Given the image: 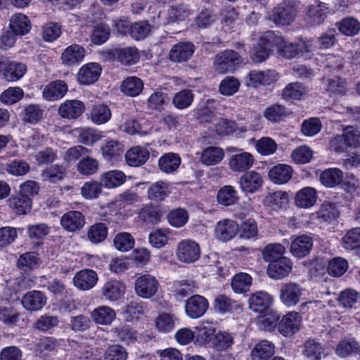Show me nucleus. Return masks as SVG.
<instances>
[{
    "label": "nucleus",
    "mask_w": 360,
    "mask_h": 360,
    "mask_svg": "<svg viewBox=\"0 0 360 360\" xmlns=\"http://www.w3.org/2000/svg\"><path fill=\"white\" fill-rule=\"evenodd\" d=\"M209 307L207 300L200 295H194L190 297L186 302L185 310L186 314L192 319H198L202 316Z\"/></svg>",
    "instance_id": "obj_7"
},
{
    "label": "nucleus",
    "mask_w": 360,
    "mask_h": 360,
    "mask_svg": "<svg viewBox=\"0 0 360 360\" xmlns=\"http://www.w3.org/2000/svg\"><path fill=\"white\" fill-rule=\"evenodd\" d=\"M124 292L125 286L121 281L110 280L102 287L101 295L102 298L109 302H116L124 295Z\"/></svg>",
    "instance_id": "obj_17"
},
{
    "label": "nucleus",
    "mask_w": 360,
    "mask_h": 360,
    "mask_svg": "<svg viewBox=\"0 0 360 360\" xmlns=\"http://www.w3.org/2000/svg\"><path fill=\"white\" fill-rule=\"evenodd\" d=\"M252 277L247 273L236 274L231 281V287L236 293H242L249 290L252 284Z\"/></svg>",
    "instance_id": "obj_53"
},
{
    "label": "nucleus",
    "mask_w": 360,
    "mask_h": 360,
    "mask_svg": "<svg viewBox=\"0 0 360 360\" xmlns=\"http://www.w3.org/2000/svg\"><path fill=\"white\" fill-rule=\"evenodd\" d=\"M189 214L184 208H176L171 210L167 216L169 224L175 228L184 226L188 221Z\"/></svg>",
    "instance_id": "obj_52"
},
{
    "label": "nucleus",
    "mask_w": 360,
    "mask_h": 360,
    "mask_svg": "<svg viewBox=\"0 0 360 360\" xmlns=\"http://www.w3.org/2000/svg\"><path fill=\"white\" fill-rule=\"evenodd\" d=\"M91 317L96 323L109 325L115 319L116 313L109 307L101 306L91 311Z\"/></svg>",
    "instance_id": "obj_38"
},
{
    "label": "nucleus",
    "mask_w": 360,
    "mask_h": 360,
    "mask_svg": "<svg viewBox=\"0 0 360 360\" xmlns=\"http://www.w3.org/2000/svg\"><path fill=\"white\" fill-rule=\"evenodd\" d=\"M194 94L190 89H183L176 93L172 99V103L179 110H183L191 105Z\"/></svg>",
    "instance_id": "obj_54"
},
{
    "label": "nucleus",
    "mask_w": 360,
    "mask_h": 360,
    "mask_svg": "<svg viewBox=\"0 0 360 360\" xmlns=\"http://www.w3.org/2000/svg\"><path fill=\"white\" fill-rule=\"evenodd\" d=\"M98 161L91 157H86L79 160L77 165V171L83 175H92L98 169Z\"/></svg>",
    "instance_id": "obj_63"
},
{
    "label": "nucleus",
    "mask_w": 360,
    "mask_h": 360,
    "mask_svg": "<svg viewBox=\"0 0 360 360\" xmlns=\"http://www.w3.org/2000/svg\"><path fill=\"white\" fill-rule=\"evenodd\" d=\"M254 161V157L251 153L240 152L229 158V165L233 172H243L252 167Z\"/></svg>",
    "instance_id": "obj_23"
},
{
    "label": "nucleus",
    "mask_w": 360,
    "mask_h": 360,
    "mask_svg": "<svg viewBox=\"0 0 360 360\" xmlns=\"http://www.w3.org/2000/svg\"><path fill=\"white\" fill-rule=\"evenodd\" d=\"M323 352L322 345L314 339H309L304 345L303 355L307 360H320Z\"/></svg>",
    "instance_id": "obj_48"
},
{
    "label": "nucleus",
    "mask_w": 360,
    "mask_h": 360,
    "mask_svg": "<svg viewBox=\"0 0 360 360\" xmlns=\"http://www.w3.org/2000/svg\"><path fill=\"white\" fill-rule=\"evenodd\" d=\"M317 200V193L312 187H304L297 192L295 205L299 207L308 208L314 205Z\"/></svg>",
    "instance_id": "obj_34"
},
{
    "label": "nucleus",
    "mask_w": 360,
    "mask_h": 360,
    "mask_svg": "<svg viewBox=\"0 0 360 360\" xmlns=\"http://www.w3.org/2000/svg\"><path fill=\"white\" fill-rule=\"evenodd\" d=\"M301 321V316L297 312L290 311L283 316L279 322L278 331L284 336L291 335L299 330Z\"/></svg>",
    "instance_id": "obj_15"
},
{
    "label": "nucleus",
    "mask_w": 360,
    "mask_h": 360,
    "mask_svg": "<svg viewBox=\"0 0 360 360\" xmlns=\"http://www.w3.org/2000/svg\"><path fill=\"white\" fill-rule=\"evenodd\" d=\"M85 110V105L81 101L67 100L58 109V115L65 119L75 120L80 117Z\"/></svg>",
    "instance_id": "obj_9"
},
{
    "label": "nucleus",
    "mask_w": 360,
    "mask_h": 360,
    "mask_svg": "<svg viewBox=\"0 0 360 360\" xmlns=\"http://www.w3.org/2000/svg\"><path fill=\"white\" fill-rule=\"evenodd\" d=\"M91 119L96 124L106 123L111 117V110L105 104H96L93 106L91 112Z\"/></svg>",
    "instance_id": "obj_50"
},
{
    "label": "nucleus",
    "mask_w": 360,
    "mask_h": 360,
    "mask_svg": "<svg viewBox=\"0 0 360 360\" xmlns=\"http://www.w3.org/2000/svg\"><path fill=\"white\" fill-rule=\"evenodd\" d=\"M277 143L270 137H262L255 141L256 150L262 155H270L277 150Z\"/></svg>",
    "instance_id": "obj_60"
},
{
    "label": "nucleus",
    "mask_w": 360,
    "mask_h": 360,
    "mask_svg": "<svg viewBox=\"0 0 360 360\" xmlns=\"http://www.w3.org/2000/svg\"><path fill=\"white\" fill-rule=\"evenodd\" d=\"M274 39V34L271 32H266L260 38L259 42L252 48L250 51V58L252 62L262 63L269 57L272 52Z\"/></svg>",
    "instance_id": "obj_3"
},
{
    "label": "nucleus",
    "mask_w": 360,
    "mask_h": 360,
    "mask_svg": "<svg viewBox=\"0 0 360 360\" xmlns=\"http://www.w3.org/2000/svg\"><path fill=\"white\" fill-rule=\"evenodd\" d=\"M249 78L248 85L257 87L259 85H270L278 79V74L275 70L250 71L248 75Z\"/></svg>",
    "instance_id": "obj_25"
},
{
    "label": "nucleus",
    "mask_w": 360,
    "mask_h": 360,
    "mask_svg": "<svg viewBox=\"0 0 360 360\" xmlns=\"http://www.w3.org/2000/svg\"><path fill=\"white\" fill-rule=\"evenodd\" d=\"M239 183L243 191L253 193L262 186L263 179L261 174L255 171L246 172L240 178Z\"/></svg>",
    "instance_id": "obj_18"
},
{
    "label": "nucleus",
    "mask_w": 360,
    "mask_h": 360,
    "mask_svg": "<svg viewBox=\"0 0 360 360\" xmlns=\"http://www.w3.org/2000/svg\"><path fill=\"white\" fill-rule=\"evenodd\" d=\"M281 44L278 52L279 54L285 58L290 59L295 58L299 53H304L310 51L309 44L303 40H300L297 43L285 41L281 39Z\"/></svg>",
    "instance_id": "obj_12"
},
{
    "label": "nucleus",
    "mask_w": 360,
    "mask_h": 360,
    "mask_svg": "<svg viewBox=\"0 0 360 360\" xmlns=\"http://www.w3.org/2000/svg\"><path fill=\"white\" fill-rule=\"evenodd\" d=\"M273 301L272 297L264 291H259L249 298V307L255 312L263 313L267 311Z\"/></svg>",
    "instance_id": "obj_27"
},
{
    "label": "nucleus",
    "mask_w": 360,
    "mask_h": 360,
    "mask_svg": "<svg viewBox=\"0 0 360 360\" xmlns=\"http://www.w3.org/2000/svg\"><path fill=\"white\" fill-rule=\"evenodd\" d=\"M233 344V338L227 332H219L212 339V345L217 351H226Z\"/></svg>",
    "instance_id": "obj_61"
},
{
    "label": "nucleus",
    "mask_w": 360,
    "mask_h": 360,
    "mask_svg": "<svg viewBox=\"0 0 360 360\" xmlns=\"http://www.w3.org/2000/svg\"><path fill=\"white\" fill-rule=\"evenodd\" d=\"M60 224L65 230L75 232L83 228L85 224V217L81 212L69 211L62 216Z\"/></svg>",
    "instance_id": "obj_16"
},
{
    "label": "nucleus",
    "mask_w": 360,
    "mask_h": 360,
    "mask_svg": "<svg viewBox=\"0 0 360 360\" xmlns=\"http://www.w3.org/2000/svg\"><path fill=\"white\" fill-rule=\"evenodd\" d=\"M66 174V169L63 165H54L43 170L41 177L44 181L55 184L63 180Z\"/></svg>",
    "instance_id": "obj_51"
},
{
    "label": "nucleus",
    "mask_w": 360,
    "mask_h": 360,
    "mask_svg": "<svg viewBox=\"0 0 360 360\" xmlns=\"http://www.w3.org/2000/svg\"><path fill=\"white\" fill-rule=\"evenodd\" d=\"M120 89L127 96H136L143 91V82L137 77H128L122 82Z\"/></svg>",
    "instance_id": "obj_40"
},
{
    "label": "nucleus",
    "mask_w": 360,
    "mask_h": 360,
    "mask_svg": "<svg viewBox=\"0 0 360 360\" xmlns=\"http://www.w3.org/2000/svg\"><path fill=\"white\" fill-rule=\"evenodd\" d=\"M343 247L354 250L360 246V228H354L346 233L342 238Z\"/></svg>",
    "instance_id": "obj_64"
},
{
    "label": "nucleus",
    "mask_w": 360,
    "mask_h": 360,
    "mask_svg": "<svg viewBox=\"0 0 360 360\" xmlns=\"http://www.w3.org/2000/svg\"><path fill=\"white\" fill-rule=\"evenodd\" d=\"M101 72V65L91 63L83 65L79 70L77 77L81 84H90L98 80Z\"/></svg>",
    "instance_id": "obj_28"
},
{
    "label": "nucleus",
    "mask_w": 360,
    "mask_h": 360,
    "mask_svg": "<svg viewBox=\"0 0 360 360\" xmlns=\"http://www.w3.org/2000/svg\"><path fill=\"white\" fill-rule=\"evenodd\" d=\"M240 63V53L231 49H226L215 56L213 67L218 73L226 74L235 71Z\"/></svg>",
    "instance_id": "obj_2"
},
{
    "label": "nucleus",
    "mask_w": 360,
    "mask_h": 360,
    "mask_svg": "<svg viewBox=\"0 0 360 360\" xmlns=\"http://www.w3.org/2000/svg\"><path fill=\"white\" fill-rule=\"evenodd\" d=\"M176 253L180 262L191 264L199 259L200 256V248L195 241L191 239H186L179 243Z\"/></svg>",
    "instance_id": "obj_4"
},
{
    "label": "nucleus",
    "mask_w": 360,
    "mask_h": 360,
    "mask_svg": "<svg viewBox=\"0 0 360 360\" xmlns=\"http://www.w3.org/2000/svg\"><path fill=\"white\" fill-rule=\"evenodd\" d=\"M285 252V248L280 243L269 244L263 250V257L265 261L271 263L283 258Z\"/></svg>",
    "instance_id": "obj_59"
},
{
    "label": "nucleus",
    "mask_w": 360,
    "mask_h": 360,
    "mask_svg": "<svg viewBox=\"0 0 360 360\" xmlns=\"http://www.w3.org/2000/svg\"><path fill=\"white\" fill-rule=\"evenodd\" d=\"M109 55L110 58L124 65L130 66L139 62L140 53L135 46L116 48L112 49Z\"/></svg>",
    "instance_id": "obj_6"
},
{
    "label": "nucleus",
    "mask_w": 360,
    "mask_h": 360,
    "mask_svg": "<svg viewBox=\"0 0 360 360\" xmlns=\"http://www.w3.org/2000/svg\"><path fill=\"white\" fill-rule=\"evenodd\" d=\"M298 6L295 0H283L271 10L269 19L278 26L289 25L295 19Z\"/></svg>",
    "instance_id": "obj_1"
},
{
    "label": "nucleus",
    "mask_w": 360,
    "mask_h": 360,
    "mask_svg": "<svg viewBox=\"0 0 360 360\" xmlns=\"http://www.w3.org/2000/svg\"><path fill=\"white\" fill-rule=\"evenodd\" d=\"M312 247V238L310 236L303 234L292 240L290 252L295 257L302 258L309 254Z\"/></svg>",
    "instance_id": "obj_21"
},
{
    "label": "nucleus",
    "mask_w": 360,
    "mask_h": 360,
    "mask_svg": "<svg viewBox=\"0 0 360 360\" xmlns=\"http://www.w3.org/2000/svg\"><path fill=\"white\" fill-rule=\"evenodd\" d=\"M195 46L189 41H180L174 44L169 51V58L176 63L188 60L194 53Z\"/></svg>",
    "instance_id": "obj_11"
},
{
    "label": "nucleus",
    "mask_w": 360,
    "mask_h": 360,
    "mask_svg": "<svg viewBox=\"0 0 360 360\" xmlns=\"http://www.w3.org/2000/svg\"><path fill=\"white\" fill-rule=\"evenodd\" d=\"M238 199L237 191L231 186H225L218 192L217 200L219 203L229 206L233 205Z\"/></svg>",
    "instance_id": "obj_56"
},
{
    "label": "nucleus",
    "mask_w": 360,
    "mask_h": 360,
    "mask_svg": "<svg viewBox=\"0 0 360 360\" xmlns=\"http://www.w3.org/2000/svg\"><path fill=\"white\" fill-rule=\"evenodd\" d=\"M102 156L108 162L117 161L124 153L123 145L115 140H106L101 148Z\"/></svg>",
    "instance_id": "obj_24"
},
{
    "label": "nucleus",
    "mask_w": 360,
    "mask_h": 360,
    "mask_svg": "<svg viewBox=\"0 0 360 360\" xmlns=\"http://www.w3.org/2000/svg\"><path fill=\"white\" fill-rule=\"evenodd\" d=\"M214 310L220 314L237 313L242 311V306L237 301L225 295L216 296L213 303Z\"/></svg>",
    "instance_id": "obj_14"
},
{
    "label": "nucleus",
    "mask_w": 360,
    "mask_h": 360,
    "mask_svg": "<svg viewBox=\"0 0 360 360\" xmlns=\"http://www.w3.org/2000/svg\"><path fill=\"white\" fill-rule=\"evenodd\" d=\"M290 112L285 106L275 103L269 105L264 112V117L271 122H280L283 121Z\"/></svg>",
    "instance_id": "obj_43"
},
{
    "label": "nucleus",
    "mask_w": 360,
    "mask_h": 360,
    "mask_svg": "<svg viewBox=\"0 0 360 360\" xmlns=\"http://www.w3.org/2000/svg\"><path fill=\"white\" fill-rule=\"evenodd\" d=\"M336 25L339 31L345 36L353 37L360 32V22L352 17L342 19Z\"/></svg>",
    "instance_id": "obj_47"
},
{
    "label": "nucleus",
    "mask_w": 360,
    "mask_h": 360,
    "mask_svg": "<svg viewBox=\"0 0 360 360\" xmlns=\"http://www.w3.org/2000/svg\"><path fill=\"white\" fill-rule=\"evenodd\" d=\"M8 203L17 214H26L32 208L31 198L20 193L11 197Z\"/></svg>",
    "instance_id": "obj_35"
},
{
    "label": "nucleus",
    "mask_w": 360,
    "mask_h": 360,
    "mask_svg": "<svg viewBox=\"0 0 360 360\" xmlns=\"http://www.w3.org/2000/svg\"><path fill=\"white\" fill-rule=\"evenodd\" d=\"M275 353L274 345L267 340L257 343L251 352L252 360H269Z\"/></svg>",
    "instance_id": "obj_36"
},
{
    "label": "nucleus",
    "mask_w": 360,
    "mask_h": 360,
    "mask_svg": "<svg viewBox=\"0 0 360 360\" xmlns=\"http://www.w3.org/2000/svg\"><path fill=\"white\" fill-rule=\"evenodd\" d=\"M23 307L28 311H37L46 303V297L39 290L27 292L21 300Z\"/></svg>",
    "instance_id": "obj_26"
},
{
    "label": "nucleus",
    "mask_w": 360,
    "mask_h": 360,
    "mask_svg": "<svg viewBox=\"0 0 360 360\" xmlns=\"http://www.w3.org/2000/svg\"><path fill=\"white\" fill-rule=\"evenodd\" d=\"M177 319L168 313H162L160 314L155 321L156 328L162 333H169L175 328Z\"/></svg>",
    "instance_id": "obj_58"
},
{
    "label": "nucleus",
    "mask_w": 360,
    "mask_h": 360,
    "mask_svg": "<svg viewBox=\"0 0 360 360\" xmlns=\"http://www.w3.org/2000/svg\"><path fill=\"white\" fill-rule=\"evenodd\" d=\"M125 180V174L119 170L107 172L101 176V184L108 188L120 186L124 183Z\"/></svg>",
    "instance_id": "obj_45"
},
{
    "label": "nucleus",
    "mask_w": 360,
    "mask_h": 360,
    "mask_svg": "<svg viewBox=\"0 0 360 360\" xmlns=\"http://www.w3.org/2000/svg\"><path fill=\"white\" fill-rule=\"evenodd\" d=\"M162 217V212L160 207L148 204L143 206L139 212L140 221L146 225L158 224Z\"/></svg>",
    "instance_id": "obj_31"
},
{
    "label": "nucleus",
    "mask_w": 360,
    "mask_h": 360,
    "mask_svg": "<svg viewBox=\"0 0 360 360\" xmlns=\"http://www.w3.org/2000/svg\"><path fill=\"white\" fill-rule=\"evenodd\" d=\"M71 347L73 349L72 360H100L94 353L93 349L86 343L73 341Z\"/></svg>",
    "instance_id": "obj_42"
},
{
    "label": "nucleus",
    "mask_w": 360,
    "mask_h": 360,
    "mask_svg": "<svg viewBox=\"0 0 360 360\" xmlns=\"http://www.w3.org/2000/svg\"><path fill=\"white\" fill-rule=\"evenodd\" d=\"M328 8L324 3L316 1L314 4L309 6L308 14L314 24L319 25L322 23L327 17Z\"/></svg>",
    "instance_id": "obj_49"
},
{
    "label": "nucleus",
    "mask_w": 360,
    "mask_h": 360,
    "mask_svg": "<svg viewBox=\"0 0 360 360\" xmlns=\"http://www.w3.org/2000/svg\"><path fill=\"white\" fill-rule=\"evenodd\" d=\"M224 158V153L222 148L210 146L202 151L200 160L205 165L211 166L219 164Z\"/></svg>",
    "instance_id": "obj_41"
},
{
    "label": "nucleus",
    "mask_w": 360,
    "mask_h": 360,
    "mask_svg": "<svg viewBox=\"0 0 360 360\" xmlns=\"http://www.w3.org/2000/svg\"><path fill=\"white\" fill-rule=\"evenodd\" d=\"M238 231V225L234 221L224 219L217 224L214 233L217 239L226 242L233 238Z\"/></svg>",
    "instance_id": "obj_20"
},
{
    "label": "nucleus",
    "mask_w": 360,
    "mask_h": 360,
    "mask_svg": "<svg viewBox=\"0 0 360 360\" xmlns=\"http://www.w3.org/2000/svg\"><path fill=\"white\" fill-rule=\"evenodd\" d=\"M292 265L289 258H281L269 264L267 274L272 278L281 279L289 274L292 270Z\"/></svg>",
    "instance_id": "obj_19"
},
{
    "label": "nucleus",
    "mask_w": 360,
    "mask_h": 360,
    "mask_svg": "<svg viewBox=\"0 0 360 360\" xmlns=\"http://www.w3.org/2000/svg\"><path fill=\"white\" fill-rule=\"evenodd\" d=\"M43 115L44 110L37 104L25 106L21 113L22 122L30 124H37L42 119Z\"/></svg>",
    "instance_id": "obj_46"
},
{
    "label": "nucleus",
    "mask_w": 360,
    "mask_h": 360,
    "mask_svg": "<svg viewBox=\"0 0 360 360\" xmlns=\"http://www.w3.org/2000/svg\"><path fill=\"white\" fill-rule=\"evenodd\" d=\"M68 91L67 83L61 79L49 82L42 91L43 98L48 101H55L63 98Z\"/></svg>",
    "instance_id": "obj_10"
},
{
    "label": "nucleus",
    "mask_w": 360,
    "mask_h": 360,
    "mask_svg": "<svg viewBox=\"0 0 360 360\" xmlns=\"http://www.w3.org/2000/svg\"><path fill=\"white\" fill-rule=\"evenodd\" d=\"M347 261L342 257H337L328 262L327 271L329 275L333 277H340L347 271Z\"/></svg>",
    "instance_id": "obj_57"
},
{
    "label": "nucleus",
    "mask_w": 360,
    "mask_h": 360,
    "mask_svg": "<svg viewBox=\"0 0 360 360\" xmlns=\"http://www.w3.org/2000/svg\"><path fill=\"white\" fill-rule=\"evenodd\" d=\"M292 169L285 164H278L269 171V179L276 184L287 183L292 177Z\"/></svg>",
    "instance_id": "obj_32"
},
{
    "label": "nucleus",
    "mask_w": 360,
    "mask_h": 360,
    "mask_svg": "<svg viewBox=\"0 0 360 360\" xmlns=\"http://www.w3.org/2000/svg\"><path fill=\"white\" fill-rule=\"evenodd\" d=\"M27 71L25 63L8 59L3 79L9 82L18 81Z\"/></svg>",
    "instance_id": "obj_29"
},
{
    "label": "nucleus",
    "mask_w": 360,
    "mask_h": 360,
    "mask_svg": "<svg viewBox=\"0 0 360 360\" xmlns=\"http://www.w3.org/2000/svg\"><path fill=\"white\" fill-rule=\"evenodd\" d=\"M302 295L300 285L295 283H284L281 286L280 300L287 307L296 305Z\"/></svg>",
    "instance_id": "obj_8"
},
{
    "label": "nucleus",
    "mask_w": 360,
    "mask_h": 360,
    "mask_svg": "<svg viewBox=\"0 0 360 360\" xmlns=\"http://www.w3.org/2000/svg\"><path fill=\"white\" fill-rule=\"evenodd\" d=\"M150 157L149 151L142 146L130 148L125 154L126 162L131 167H139L145 164Z\"/></svg>",
    "instance_id": "obj_30"
},
{
    "label": "nucleus",
    "mask_w": 360,
    "mask_h": 360,
    "mask_svg": "<svg viewBox=\"0 0 360 360\" xmlns=\"http://www.w3.org/2000/svg\"><path fill=\"white\" fill-rule=\"evenodd\" d=\"M85 49L79 44H72L67 47L62 53L61 60L67 66L77 65L84 58Z\"/></svg>",
    "instance_id": "obj_22"
},
{
    "label": "nucleus",
    "mask_w": 360,
    "mask_h": 360,
    "mask_svg": "<svg viewBox=\"0 0 360 360\" xmlns=\"http://www.w3.org/2000/svg\"><path fill=\"white\" fill-rule=\"evenodd\" d=\"M10 29L17 35H24L31 29L28 18L22 13H15L10 19Z\"/></svg>",
    "instance_id": "obj_39"
},
{
    "label": "nucleus",
    "mask_w": 360,
    "mask_h": 360,
    "mask_svg": "<svg viewBox=\"0 0 360 360\" xmlns=\"http://www.w3.org/2000/svg\"><path fill=\"white\" fill-rule=\"evenodd\" d=\"M181 158L178 154L168 153L160 158L158 165L162 172L171 174L177 170L181 165Z\"/></svg>",
    "instance_id": "obj_37"
},
{
    "label": "nucleus",
    "mask_w": 360,
    "mask_h": 360,
    "mask_svg": "<svg viewBox=\"0 0 360 360\" xmlns=\"http://www.w3.org/2000/svg\"><path fill=\"white\" fill-rule=\"evenodd\" d=\"M98 275L92 269H83L76 273L73 278L74 285L82 290L91 289L98 282Z\"/></svg>",
    "instance_id": "obj_13"
},
{
    "label": "nucleus",
    "mask_w": 360,
    "mask_h": 360,
    "mask_svg": "<svg viewBox=\"0 0 360 360\" xmlns=\"http://www.w3.org/2000/svg\"><path fill=\"white\" fill-rule=\"evenodd\" d=\"M23 96L24 91L20 87H9L1 93L0 101L6 105H12L20 101Z\"/></svg>",
    "instance_id": "obj_62"
},
{
    "label": "nucleus",
    "mask_w": 360,
    "mask_h": 360,
    "mask_svg": "<svg viewBox=\"0 0 360 360\" xmlns=\"http://www.w3.org/2000/svg\"><path fill=\"white\" fill-rule=\"evenodd\" d=\"M136 293L143 298L148 299L154 296L158 290L159 283L153 276L143 274L135 281Z\"/></svg>",
    "instance_id": "obj_5"
},
{
    "label": "nucleus",
    "mask_w": 360,
    "mask_h": 360,
    "mask_svg": "<svg viewBox=\"0 0 360 360\" xmlns=\"http://www.w3.org/2000/svg\"><path fill=\"white\" fill-rule=\"evenodd\" d=\"M319 180L326 188H335L343 181V172L338 168L326 169L321 173Z\"/></svg>",
    "instance_id": "obj_33"
},
{
    "label": "nucleus",
    "mask_w": 360,
    "mask_h": 360,
    "mask_svg": "<svg viewBox=\"0 0 360 360\" xmlns=\"http://www.w3.org/2000/svg\"><path fill=\"white\" fill-rule=\"evenodd\" d=\"M30 169V165L26 161L20 159L12 160L6 165V172L13 176L25 175L29 172Z\"/></svg>",
    "instance_id": "obj_55"
},
{
    "label": "nucleus",
    "mask_w": 360,
    "mask_h": 360,
    "mask_svg": "<svg viewBox=\"0 0 360 360\" xmlns=\"http://www.w3.org/2000/svg\"><path fill=\"white\" fill-rule=\"evenodd\" d=\"M169 194V184L162 181L153 183L148 190V198L157 202L164 200Z\"/></svg>",
    "instance_id": "obj_44"
}]
</instances>
